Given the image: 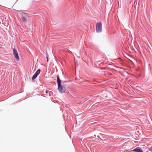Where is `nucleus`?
<instances>
[{"label":"nucleus","mask_w":152,"mask_h":152,"mask_svg":"<svg viewBox=\"0 0 152 152\" xmlns=\"http://www.w3.org/2000/svg\"><path fill=\"white\" fill-rule=\"evenodd\" d=\"M132 151L135 152H143L141 148L137 147L134 149Z\"/></svg>","instance_id":"6"},{"label":"nucleus","mask_w":152,"mask_h":152,"mask_svg":"<svg viewBox=\"0 0 152 152\" xmlns=\"http://www.w3.org/2000/svg\"><path fill=\"white\" fill-rule=\"evenodd\" d=\"M96 29L97 32H100L102 31V27L101 23L99 22L96 23Z\"/></svg>","instance_id":"2"},{"label":"nucleus","mask_w":152,"mask_h":152,"mask_svg":"<svg viewBox=\"0 0 152 152\" xmlns=\"http://www.w3.org/2000/svg\"><path fill=\"white\" fill-rule=\"evenodd\" d=\"M40 72V69H38L37 72H35V73L34 74V75L33 76L32 79L34 80L36 78L38 75L39 74Z\"/></svg>","instance_id":"5"},{"label":"nucleus","mask_w":152,"mask_h":152,"mask_svg":"<svg viewBox=\"0 0 152 152\" xmlns=\"http://www.w3.org/2000/svg\"><path fill=\"white\" fill-rule=\"evenodd\" d=\"M47 62H48V57L47 56Z\"/></svg>","instance_id":"10"},{"label":"nucleus","mask_w":152,"mask_h":152,"mask_svg":"<svg viewBox=\"0 0 152 152\" xmlns=\"http://www.w3.org/2000/svg\"><path fill=\"white\" fill-rule=\"evenodd\" d=\"M13 53L14 56H15L16 59L17 61L19 60V57L18 56L17 52L16 49H13Z\"/></svg>","instance_id":"4"},{"label":"nucleus","mask_w":152,"mask_h":152,"mask_svg":"<svg viewBox=\"0 0 152 152\" xmlns=\"http://www.w3.org/2000/svg\"><path fill=\"white\" fill-rule=\"evenodd\" d=\"M13 53L14 56H15L16 59L17 61L19 60V57L18 56L17 52L16 49H13Z\"/></svg>","instance_id":"3"},{"label":"nucleus","mask_w":152,"mask_h":152,"mask_svg":"<svg viewBox=\"0 0 152 152\" xmlns=\"http://www.w3.org/2000/svg\"><path fill=\"white\" fill-rule=\"evenodd\" d=\"M65 86L62 85L61 84L58 85V88L61 93H64L66 90Z\"/></svg>","instance_id":"1"},{"label":"nucleus","mask_w":152,"mask_h":152,"mask_svg":"<svg viewBox=\"0 0 152 152\" xmlns=\"http://www.w3.org/2000/svg\"><path fill=\"white\" fill-rule=\"evenodd\" d=\"M49 91L48 90H46V93H48V92Z\"/></svg>","instance_id":"9"},{"label":"nucleus","mask_w":152,"mask_h":152,"mask_svg":"<svg viewBox=\"0 0 152 152\" xmlns=\"http://www.w3.org/2000/svg\"><path fill=\"white\" fill-rule=\"evenodd\" d=\"M22 20L24 22L26 23L27 22V20L26 18L24 17H23L21 18Z\"/></svg>","instance_id":"8"},{"label":"nucleus","mask_w":152,"mask_h":152,"mask_svg":"<svg viewBox=\"0 0 152 152\" xmlns=\"http://www.w3.org/2000/svg\"><path fill=\"white\" fill-rule=\"evenodd\" d=\"M57 83L58 85L61 84V80L60 79L59 77V76H57Z\"/></svg>","instance_id":"7"}]
</instances>
